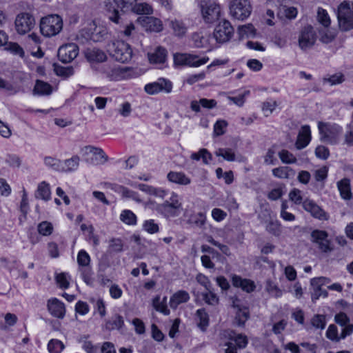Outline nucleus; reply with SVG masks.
I'll return each instance as SVG.
<instances>
[{
  "label": "nucleus",
  "instance_id": "f257e3e1",
  "mask_svg": "<svg viewBox=\"0 0 353 353\" xmlns=\"http://www.w3.org/2000/svg\"><path fill=\"white\" fill-rule=\"evenodd\" d=\"M221 17L220 6L214 1L200 3V28L208 29L218 22Z\"/></svg>",
  "mask_w": 353,
  "mask_h": 353
},
{
  "label": "nucleus",
  "instance_id": "f03ea898",
  "mask_svg": "<svg viewBox=\"0 0 353 353\" xmlns=\"http://www.w3.org/2000/svg\"><path fill=\"white\" fill-rule=\"evenodd\" d=\"M137 0H107L105 3L108 19L118 25H123L124 20L119 10L123 12H129Z\"/></svg>",
  "mask_w": 353,
  "mask_h": 353
},
{
  "label": "nucleus",
  "instance_id": "7ed1b4c3",
  "mask_svg": "<svg viewBox=\"0 0 353 353\" xmlns=\"http://www.w3.org/2000/svg\"><path fill=\"white\" fill-rule=\"evenodd\" d=\"M108 50L110 54L117 61L126 63L132 56L130 46L123 41H114L108 44Z\"/></svg>",
  "mask_w": 353,
  "mask_h": 353
},
{
  "label": "nucleus",
  "instance_id": "20e7f679",
  "mask_svg": "<svg viewBox=\"0 0 353 353\" xmlns=\"http://www.w3.org/2000/svg\"><path fill=\"white\" fill-rule=\"evenodd\" d=\"M63 28V21L57 14L48 15L41 19L40 30L45 37H52L59 34Z\"/></svg>",
  "mask_w": 353,
  "mask_h": 353
},
{
  "label": "nucleus",
  "instance_id": "39448f33",
  "mask_svg": "<svg viewBox=\"0 0 353 353\" xmlns=\"http://www.w3.org/2000/svg\"><path fill=\"white\" fill-rule=\"evenodd\" d=\"M319 130L321 134V140L330 144H336L339 142L342 128L336 123H318Z\"/></svg>",
  "mask_w": 353,
  "mask_h": 353
},
{
  "label": "nucleus",
  "instance_id": "423d86ee",
  "mask_svg": "<svg viewBox=\"0 0 353 353\" xmlns=\"http://www.w3.org/2000/svg\"><path fill=\"white\" fill-rule=\"evenodd\" d=\"M337 19L339 27L341 31L346 32L353 29V10L350 3L343 1L338 7Z\"/></svg>",
  "mask_w": 353,
  "mask_h": 353
},
{
  "label": "nucleus",
  "instance_id": "0eeeda50",
  "mask_svg": "<svg viewBox=\"0 0 353 353\" xmlns=\"http://www.w3.org/2000/svg\"><path fill=\"white\" fill-rule=\"evenodd\" d=\"M86 163L91 165H101L108 161V156L101 148L87 145L81 150Z\"/></svg>",
  "mask_w": 353,
  "mask_h": 353
},
{
  "label": "nucleus",
  "instance_id": "6e6552de",
  "mask_svg": "<svg viewBox=\"0 0 353 353\" xmlns=\"http://www.w3.org/2000/svg\"><path fill=\"white\" fill-rule=\"evenodd\" d=\"M252 12V6L249 0H231L230 12L231 16L238 20L248 18Z\"/></svg>",
  "mask_w": 353,
  "mask_h": 353
},
{
  "label": "nucleus",
  "instance_id": "1a4fd4ad",
  "mask_svg": "<svg viewBox=\"0 0 353 353\" xmlns=\"http://www.w3.org/2000/svg\"><path fill=\"white\" fill-rule=\"evenodd\" d=\"M316 40V34L311 25L304 26L299 35V46L303 50L311 48Z\"/></svg>",
  "mask_w": 353,
  "mask_h": 353
},
{
  "label": "nucleus",
  "instance_id": "9d476101",
  "mask_svg": "<svg viewBox=\"0 0 353 353\" xmlns=\"http://www.w3.org/2000/svg\"><path fill=\"white\" fill-rule=\"evenodd\" d=\"M234 28L228 20L223 19L216 26L213 35L216 41L223 43L228 41L232 37Z\"/></svg>",
  "mask_w": 353,
  "mask_h": 353
},
{
  "label": "nucleus",
  "instance_id": "9b49d317",
  "mask_svg": "<svg viewBox=\"0 0 353 353\" xmlns=\"http://www.w3.org/2000/svg\"><path fill=\"white\" fill-rule=\"evenodd\" d=\"M35 20L33 16L27 12L19 14L15 19V28L18 33L23 34L30 31L34 26Z\"/></svg>",
  "mask_w": 353,
  "mask_h": 353
},
{
  "label": "nucleus",
  "instance_id": "f8f14e48",
  "mask_svg": "<svg viewBox=\"0 0 353 353\" xmlns=\"http://www.w3.org/2000/svg\"><path fill=\"white\" fill-rule=\"evenodd\" d=\"M79 54V47L74 43H69L61 46L58 50L59 60L65 63L73 61Z\"/></svg>",
  "mask_w": 353,
  "mask_h": 353
},
{
  "label": "nucleus",
  "instance_id": "ddd939ff",
  "mask_svg": "<svg viewBox=\"0 0 353 353\" xmlns=\"http://www.w3.org/2000/svg\"><path fill=\"white\" fill-rule=\"evenodd\" d=\"M172 89V82L164 78H160L157 81L148 83L144 88L145 91L149 94H155L159 92L170 93Z\"/></svg>",
  "mask_w": 353,
  "mask_h": 353
},
{
  "label": "nucleus",
  "instance_id": "4468645a",
  "mask_svg": "<svg viewBox=\"0 0 353 353\" xmlns=\"http://www.w3.org/2000/svg\"><path fill=\"white\" fill-rule=\"evenodd\" d=\"M330 279L326 277L314 278L310 281V285L312 287V300L316 301L321 296L326 297L327 292L321 288L322 285L329 283Z\"/></svg>",
  "mask_w": 353,
  "mask_h": 353
},
{
  "label": "nucleus",
  "instance_id": "2eb2a0df",
  "mask_svg": "<svg viewBox=\"0 0 353 353\" xmlns=\"http://www.w3.org/2000/svg\"><path fill=\"white\" fill-rule=\"evenodd\" d=\"M232 307L236 310L234 323L238 326H243L250 317L248 308L241 305L238 299L232 301Z\"/></svg>",
  "mask_w": 353,
  "mask_h": 353
},
{
  "label": "nucleus",
  "instance_id": "dca6fc26",
  "mask_svg": "<svg viewBox=\"0 0 353 353\" xmlns=\"http://www.w3.org/2000/svg\"><path fill=\"white\" fill-rule=\"evenodd\" d=\"M303 208L316 219L320 220H327L328 219L327 213L312 200L305 199L303 202Z\"/></svg>",
  "mask_w": 353,
  "mask_h": 353
},
{
  "label": "nucleus",
  "instance_id": "f3484780",
  "mask_svg": "<svg viewBox=\"0 0 353 353\" xmlns=\"http://www.w3.org/2000/svg\"><path fill=\"white\" fill-rule=\"evenodd\" d=\"M174 62L177 65L198 67L199 57L188 53H176L174 55Z\"/></svg>",
  "mask_w": 353,
  "mask_h": 353
},
{
  "label": "nucleus",
  "instance_id": "a211bd4d",
  "mask_svg": "<svg viewBox=\"0 0 353 353\" xmlns=\"http://www.w3.org/2000/svg\"><path fill=\"white\" fill-rule=\"evenodd\" d=\"M138 21L147 31L159 32L162 30L161 21L153 17H140Z\"/></svg>",
  "mask_w": 353,
  "mask_h": 353
},
{
  "label": "nucleus",
  "instance_id": "6ab92c4d",
  "mask_svg": "<svg viewBox=\"0 0 353 353\" xmlns=\"http://www.w3.org/2000/svg\"><path fill=\"white\" fill-rule=\"evenodd\" d=\"M47 307L49 312L53 316L58 319H63L65 316V305L59 299L54 298L48 300Z\"/></svg>",
  "mask_w": 353,
  "mask_h": 353
},
{
  "label": "nucleus",
  "instance_id": "aec40b11",
  "mask_svg": "<svg viewBox=\"0 0 353 353\" xmlns=\"http://www.w3.org/2000/svg\"><path fill=\"white\" fill-rule=\"evenodd\" d=\"M312 241L319 244V248L323 252H327L330 250L329 241L327 239V234L323 230H314L311 233Z\"/></svg>",
  "mask_w": 353,
  "mask_h": 353
},
{
  "label": "nucleus",
  "instance_id": "412c9836",
  "mask_svg": "<svg viewBox=\"0 0 353 353\" xmlns=\"http://www.w3.org/2000/svg\"><path fill=\"white\" fill-rule=\"evenodd\" d=\"M182 207L164 202L157 207V210L167 218L174 217L179 215Z\"/></svg>",
  "mask_w": 353,
  "mask_h": 353
},
{
  "label": "nucleus",
  "instance_id": "4be33fe9",
  "mask_svg": "<svg viewBox=\"0 0 353 353\" xmlns=\"http://www.w3.org/2000/svg\"><path fill=\"white\" fill-rule=\"evenodd\" d=\"M311 140V132L309 125L301 127L299 132L295 145L297 149L301 150L305 148Z\"/></svg>",
  "mask_w": 353,
  "mask_h": 353
},
{
  "label": "nucleus",
  "instance_id": "5701e85b",
  "mask_svg": "<svg viewBox=\"0 0 353 353\" xmlns=\"http://www.w3.org/2000/svg\"><path fill=\"white\" fill-rule=\"evenodd\" d=\"M168 180L173 183L187 185L191 183V179L183 172L170 171L167 174Z\"/></svg>",
  "mask_w": 353,
  "mask_h": 353
},
{
  "label": "nucleus",
  "instance_id": "b1692460",
  "mask_svg": "<svg viewBox=\"0 0 353 353\" xmlns=\"http://www.w3.org/2000/svg\"><path fill=\"white\" fill-rule=\"evenodd\" d=\"M232 282L234 286L241 288L243 290L247 292H251L254 290V283L246 279H242L241 276L234 275L232 278Z\"/></svg>",
  "mask_w": 353,
  "mask_h": 353
},
{
  "label": "nucleus",
  "instance_id": "393cba45",
  "mask_svg": "<svg viewBox=\"0 0 353 353\" xmlns=\"http://www.w3.org/2000/svg\"><path fill=\"white\" fill-rule=\"evenodd\" d=\"M85 57L89 62H103L106 59L104 52L94 48L86 49Z\"/></svg>",
  "mask_w": 353,
  "mask_h": 353
},
{
  "label": "nucleus",
  "instance_id": "a878e982",
  "mask_svg": "<svg viewBox=\"0 0 353 353\" xmlns=\"http://www.w3.org/2000/svg\"><path fill=\"white\" fill-rule=\"evenodd\" d=\"M298 11L295 7L281 6L277 12V16L281 20H292L297 15Z\"/></svg>",
  "mask_w": 353,
  "mask_h": 353
},
{
  "label": "nucleus",
  "instance_id": "bb28decb",
  "mask_svg": "<svg viewBox=\"0 0 353 353\" xmlns=\"http://www.w3.org/2000/svg\"><path fill=\"white\" fill-rule=\"evenodd\" d=\"M189 294L184 290H180L174 294L170 300V306L176 309L179 305L185 303L189 300Z\"/></svg>",
  "mask_w": 353,
  "mask_h": 353
},
{
  "label": "nucleus",
  "instance_id": "cd10ccee",
  "mask_svg": "<svg viewBox=\"0 0 353 353\" xmlns=\"http://www.w3.org/2000/svg\"><path fill=\"white\" fill-rule=\"evenodd\" d=\"M337 187L343 199L348 200L352 197L350 188V181L347 178H344L338 181Z\"/></svg>",
  "mask_w": 353,
  "mask_h": 353
},
{
  "label": "nucleus",
  "instance_id": "c85d7f7f",
  "mask_svg": "<svg viewBox=\"0 0 353 353\" xmlns=\"http://www.w3.org/2000/svg\"><path fill=\"white\" fill-rule=\"evenodd\" d=\"M52 86L46 82L41 80H37L34 88L33 89V94L34 95H49L52 93Z\"/></svg>",
  "mask_w": 353,
  "mask_h": 353
},
{
  "label": "nucleus",
  "instance_id": "c756f323",
  "mask_svg": "<svg viewBox=\"0 0 353 353\" xmlns=\"http://www.w3.org/2000/svg\"><path fill=\"white\" fill-rule=\"evenodd\" d=\"M35 197L44 201H48L51 198V192L50 185L46 181L40 183L35 192Z\"/></svg>",
  "mask_w": 353,
  "mask_h": 353
},
{
  "label": "nucleus",
  "instance_id": "7c9ffc66",
  "mask_svg": "<svg viewBox=\"0 0 353 353\" xmlns=\"http://www.w3.org/2000/svg\"><path fill=\"white\" fill-rule=\"evenodd\" d=\"M272 174L279 179H291L295 176V172L288 166H281L272 170Z\"/></svg>",
  "mask_w": 353,
  "mask_h": 353
},
{
  "label": "nucleus",
  "instance_id": "2f4dec72",
  "mask_svg": "<svg viewBox=\"0 0 353 353\" xmlns=\"http://www.w3.org/2000/svg\"><path fill=\"white\" fill-rule=\"evenodd\" d=\"M149 60L153 63H162L165 61L167 51L165 48L158 47L154 52L148 54Z\"/></svg>",
  "mask_w": 353,
  "mask_h": 353
},
{
  "label": "nucleus",
  "instance_id": "473e14b6",
  "mask_svg": "<svg viewBox=\"0 0 353 353\" xmlns=\"http://www.w3.org/2000/svg\"><path fill=\"white\" fill-rule=\"evenodd\" d=\"M80 159L77 155L73 156L71 159H66L62 162L60 172H72L77 169L79 165Z\"/></svg>",
  "mask_w": 353,
  "mask_h": 353
},
{
  "label": "nucleus",
  "instance_id": "72a5a7b5",
  "mask_svg": "<svg viewBox=\"0 0 353 353\" xmlns=\"http://www.w3.org/2000/svg\"><path fill=\"white\" fill-rule=\"evenodd\" d=\"M124 325L123 317L119 314H115L110 319L108 320L105 324L106 330H112L114 329H120Z\"/></svg>",
  "mask_w": 353,
  "mask_h": 353
},
{
  "label": "nucleus",
  "instance_id": "f704fd0d",
  "mask_svg": "<svg viewBox=\"0 0 353 353\" xmlns=\"http://www.w3.org/2000/svg\"><path fill=\"white\" fill-rule=\"evenodd\" d=\"M229 339L235 342L239 349L245 348L248 343V339L245 335L242 334H236L234 332L231 331L229 334Z\"/></svg>",
  "mask_w": 353,
  "mask_h": 353
},
{
  "label": "nucleus",
  "instance_id": "c9c22d12",
  "mask_svg": "<svg viewBox=\"0 0 353 353\" xmlns=\"http://www.w3.org/2000/svg\"><path fill=\"white\" fill-rule=\"evenodd\" d=\"M131 11L139 14H149L152 12V8L148 3L136 2Z\"/></svg>",
  "mask_w": 353,
  "mask_h": 353
},
{
  "label": "nucleus",
  "instance_id": "e433bc0d",
  "mask_svg": "<svg viewBox=\"0 0 353 353\" xmlns=\"http://www.w3.org/2000/svg\"><path fill=\"white\" fill-rule=\"evenodd\" d=\"M123 72L122 68L116 66L105 70L107 77L111 81H117L121 79L123 76Z\"/></svg>",
  "mask_w": 353,
  "mask_h": 353
},
{
  "label": "nucleus",
  "instance_id": "4c0bfd02",
  "mask_svg": "<svg viewBox=\"0 0 353 353\" xmlns=\"http://www.w3.org/2000/svg\"><path fill=\"white\" fill-rule=\"evenodd\" d=\"M153 307L158 312L163 313L165 315H168L170 314V310L168 308L166 305V297H164L163 301H160V297L159 296H156L153 299Z\"/></svg>",
  "mask_w": 353,
  "mask_h": 353
},
{
  "label": "nucleus",
  "instance_id": "58836bf2",
  "mask_svg": "<svg viewBox=\"0 0 353 353\" xmlns=\"http://www.w3.org/2000/svg\"><path fill=\"white\" fill-rule=\"evenodd\" d=\"M215 154L218 157H222L228 161H234L236 160V155L231 148H219Z\"/></svg>",
  "mask_w": 353,
  "mask_h": 353
},
{
  "label": "nucleus",
  "instance_id": "ea45409f",
  "mask_svg": "<svg viewBox=\"0 0 353 353\" xmlns=\"http://www.w3.org/2000/svg\"><path fill=\"white\" fill-rule=\"evenodd\" d=\"M93 30L92 28H84L81 29L77 34V39L81 43H84L89 40H92Z\"/></svg>",
  "mask_w": 353,
  "mask_h": 353
},
{
  "label": "nucleus",
  "instance_id": "a19ab883",
  "mask_svg": "<svg viewBox=\"0 0 353 353\" xmlns=\"http://www.w3.org/2000/svg\"><path fill=\"white\" fill-rule=\"evenodd\" d=\"M120 219L128 225H135L137 223L136 215L129 210H123L120 215Z\"/></svg>",
  "mask_w": 353,
  "mask_h": 353
},
{
  "label": "nucleus",
  "instance_id": "79ce46f5",
  "mask_svg": "<svg viewBox=\"0 0 353 353\" xmlns=\"http://www.w3.org/2000/svg\"><path fill=\"white\" fill-rule=\"evenodd\" d=\"M123 244L120 239H112L110 241L107 252L109 254L121 252L123 250Z\"/></svg>",
  "mask_w": 353,
  "mask_h": 353
},
{
  "label": "nucleus",
  "instance_id": "37998d69",
  "mask_svg": "<svg viewBox=\"0 0 353 353\" xmlns=\"http://www.w3.org/2000/svg\"><path fill=\"white\" fill-rule=\"evenodd\" d=\"M317 20L325 28H327L330 24V19L327 11L321 8H318Z\"/></svg>",
  "mask_w": 353,
  "mask_h": 353
},
{
  "label": "nucleus",
  "instance_id": "c03bdc74",
  "mask_svg": "<svg viewBox=\"0 0 353 353\" xmlns=\"http://www.w3.org/2000/svg\"><path fill=\"white\" fill-rule=\"evenodd\" d=\"M63 348V343L57 339L50 340L48 345V349L50 353H60Z\"/></svg>",
  "mask_w": 353,
  "mask_h": 353
},
{
  "label": "nucleus",
  "instance_id": "a18cd8bd",
  "mask_svg": "<svg viewBox=\"0 0 353 353\" xmlns=\"http://www.w3.org/2000/svg\"><path fill=\"white\" fill-rule=\"evenodd\" d=\"M279 157L281 161L284 163H294L296 162V158L289 151L282 150L279 152Z\"/></svg>",
  "mask_w": 353,
  "mask_h": 353
},
{
  "label": "nucleus",
  "instance_id": "49530a36",
  "mask_svg": "<svg viewBox=\"0 0 353 353\" xmlns=\"http://www.w3.org/2000/svg\"><path fill=\"white\" fill-rule=\"evenodd\" d=\"M44 163L47 166L50 167L51 168H52L53 170H54L56 171L60 172V170H62L61 169L62 161H61L60 160L55 159L54 157H45Z\"/></svg>",
  "mask_w": 353,
  "mask_h": 353
},
{
  "label": "nucleus",
  "instance_id": "de8ad7c7",
  "mask_svg": "<svg viewBox=\"0 0 353 353\" xmlns=\"http://www.w3.org/2000/svg\"><path fill=\"white\" fill-rule=\"evenodd\" d=\"M326 336L332 341L339 342L341 341L340 334L338 333L337 327L334 325H330L326 332Z\"/></svg>",
  "mask_w": 353,
  "mask_h": 353
},
{
  "label": "nucleus",
  "instance_id": "09e8293b",
  "mask_svg": "<svg viewBox=\"0 0 353 353\" xmlns=\"http://www.w3.org/2000/svg\"><path fill=\"white\" fill-rule=\"evenodd\" d=\"M312 325L319 329H324L326 325L325 316L322 314H316L311 319Z\"/></svg>",
  "mask_w": 353,
  "mask_h": 353
},
{
  "label": "nucleus",
  "instance_id": "8fccbe9b",
  "mask_svg": "<svg viewBox=\"0 0 353 353\" xmlns=\"http://www.w3.org/2000/svg\"><path fill=\"white\" fill-rule=\"evenodd\" d=\"M118 188L122 193L123 196L132 199L139 203L141 202V200L139 198V194L137 192L130 190L123 186H119Z\"/></svg>",
  "mask_w": 353,
  "mask_h": 353
},
{
  "label": "nucleus",
  "instance_id": "3c124183",
  "mask_svg": "<svg viewBox=\"0 0 353 353\" xmlns=\"http://www.w3.org/2000/svg\"><path fill=\"white\" fill-rule=\"evenodd\" d=\"M53 230L52 225L48 221H43L38 225V232L43 236H48Z\"/></svg>",
  "mask_w": 353,
  "mask_h": 353
},
{
  "label": "nucleus",
  "instance_id": "603ef678",
  "mask_svg": "<svg viewBox=\"0 0 353 353\" xmlns=\"http://www.w3.org/2000/svg\"><path fill=\"white\" fill-rule=\"evenodd\" d=\"M266 230L274 236L281 234V225L279 221L270 220L266 226Z\"/></svg>",
  "mask_w": 353,
  "mask_h": 353
},
{
  "label": "nucleus",
  "instance_id": "864d4df0",
  "mask_svg": "<svg viewBox=\"0 0 353 353\" xmlns=\"http://www.w3.org/2000/svg\"><path fill=\"white\" fill-rule=\"evenodd\" d=\"M265 289L273 296L279 297L282 295V291L274 282L270 280L266 282Z\"/></svg>",
  "mask_w": 353,
  "mask_h": 353
},
{
  "label": "nucleus",
  "instance_id": "5fc2aeb1",
  "mask_svg": "<svg viewBox=\"0 0 353 353\" xmlns=\"http://www.w3.org/2000/svg\"><path fill=\"white\" fill-rule=\"evenodd\" d=\"M320 41L321 42L324 43H329L334 39L336 34L334 31L326 29L320 31Z\"/></svg>",
  "mask_w": 353,
  "mask_h": 353
},
{
  "label": "nucleus",
  "instance_id": "6e6d98bb",
  "mask_svg": "<svg viewBox=\"0 0 353 353\" xmlns=\"http://www.w3.org/2000/svg\"><path fill=\"white\" fill-rule=\"evenodd\" d=\"M90 262V257L89 254L83 250L79 252L77 255V263L79 265L86 267L88 266Z\"/></svg>",
  "mask_w": 353,
  "mask_h": 353
},
{
  "label": "nucleus",
  "instance_id": "4d7b16f0",
  "mask_svg": "<svg viewBox=\"0 0 353 353\" xmlns=\"http://www.w3.org/2000/svg\"><path fill=\"white\" fill-rule=\"evenodd\" d=\"M108 32L105 29L101 27H95L93 30L92 41L99 42L102 41L107 35Z\"/></svg>",
  "mask_w": 353,
  "mask_h": 353
},
{
  "label": "nucleus",
  "instance_id": "13d9d810",
  "mask_svg": "<svg viewBox=\"0 0 353 353\" xmlns=\"http://www.w3.org/2000/svg\"><path fill=\"white\" fill-rule=\"evenodd\" d=\"M345 81L344 75L342 73H336L328 78H324L323 82H328L331 85L340 84Z\"/></svg>",
  "mask_w": 353,
  "mask_h": 353
},
{
  "label": "nucleus",
  "instance_id": "bf43d9fd",
  "mask_svg": "<svg viewBox=\"0 0 353 353\" xmlns=\"http://www.w3.org/2000/svg\"><path fill=\"white\" fill-rule=\"evenodd\" d=\"M143 229L150 234H154L159 232V225L154 223L152 219L145 221L143 225Z\"/></svg>",
  "mask_w": 353,
  "mask_h": 353
},
{
  "label": "nucleus",
  "instance_id": "052dcab7",
  "mask_svg": "<svg viewBox=\"0 0 353 353\" xmlns=\"http://www.w3.org/2000/svg\"><path fill=\"white\" fill-rule=\"evenodd\" d=\"M170 25L177 36H182L185 34L186 29L181 22L176 20L172 21Z\"/></svg>",
  "mask_w": 353,
  "mask_h": 353
},
{
  "label": "nucleus",
  "instance_id": "680f3d73",
  "mask_svg": "<svg viewBox=\"0 0 353 353\" xmlns=\"http://www.w3.org/2000/svg\"><path fill=\"white\" fill-rule=\"evenodd\" d=\"M202 296L203 301L209 305H214L218 303V297L214 293L212 292L211 291H209L208 292H203Z\"/></svg>",
  "mask_w": 353,
  "mask_h": 353
},
{
  "label": "nucleus",
  "instance_id": "e2e57ef3",
  "mask_svg": "<svg viewBox=\"0 0 353 353\" xmlns=\"http://www.w3.org/2000/svg\"><path fill=\"white\" fill-rule=\"evenodd\" d=\"M290 199L293 201L295 204H303V198L301 195V191L299 189H293L289 194Z\"/></svg>",
  "mask_w": 353,
  "mask_h": 353
},
{
  "label": "nucleus",
  "instance_id": "0e129e2a",
  "mask_svg": "<svg viewBox=\"0 0 353 353\" xmlns=\"http://www.w3.org/2000/svg\"><path fill=\"white\" fill-rule=\"evenodd\" d=\"M0 88H3L9 92L10 94H14L19 91V88L14 87L12 84L0 78Z\"/></svg>",
  "mask_w": 353,
  "mask_h": 353
},
{
  "label": "nucleus",
  "instance_id": "69168bd1",
  "mask_svg": "<svg viewBox=\"0 0 353 353\" xmlns=\"http://www.w3.org/2000/svg\"><path fill=\"white\" fill-rule=\"evenodd\" d=\"M335 322L341 326H345L350 323V318L344 312H339L334 316Z\"/></svg>",
  "mask_w": 353,
  "mask_h": 353
},
{
  "label": "nucleus",
  "instance_id": "338daca9",
  "mask_svg": "<svg viewBox=\"0 0 353 353\" xmlns=\"http://www.w3.org/2000/svg\"><path fill=\"white\" fill-rule=\"evenodd\" d=\"M315 154L318 158L327 159L330 156V151L325 146L319 145L315 150Z\"/></svg>",
  "mask_w": 353,
  "mask_h": 353
},
{
  "label": "nucleus",
  "instance_id": "774afa93",
  "mask_svg": "<svg viewBox=\"0 0 353 353\" xmlns=\"http://www.w3.org/2000/svg\"><path fill=\"white\" fill-rule=\"evenodd\" d=\"M277 103L275 101H265L263 103L262 110L265 116L270 114L276 107Z\"/></svg>",
  "mask_w": 353,
  "mask_h": 353
}]
</instances>
